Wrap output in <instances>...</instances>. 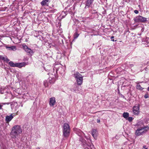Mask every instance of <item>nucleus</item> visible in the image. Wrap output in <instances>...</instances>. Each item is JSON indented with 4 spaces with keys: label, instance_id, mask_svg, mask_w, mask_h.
Listing matches in <instances>:
<instances>
[{
    "label": "nucleus",
    "instance_id": "b1692460",
    "mask_svg": "<svg viewBox=\"0 0 149 149\" xmlns=\"http://www.w3.org/2000/svg\"><path fill=\"white\" fill-rule=\"evenodd\" d=\"M44 85L45 87H47L48 86V84L47 83V81H45L44 82Z\"/></svg>",
    "mask_w": 149,
    "mask_h": 149
},
{
    "label": "nucleus",
    "instance_id": "a878e982",
    "mask_svg": "<svg viewBox=\"0 0 149 149\" xmlns=\"http://www.w3.org/2000/svg\"><path fill=\"white\" fill-rule=\"evenodd\" d=\"M5 57H3L2 56H0V58L1 59L4 60V61L5 59Z\"/></svg>",
    "mask_w": 149,
    "mask_h": 149
},
{
    "label": "nucleus",
    "instance_id": "412c9836",
    "mask_svg": "<svg viewBox=\"0 0 149 149\" xmlns=\"http://www.w3.org/2000/svg\"><path fill=\"white\" fill-rule=\"evenodd\" d=\"M79 34L77 32H75L74 35V39H76L79 36Z\"/></svg>",
    "mask_w": 149,
    "mask_h": 149
},
{
    "label": "nucleus",
    "instance_id": "2f4dec72",
    "mask_svg": "<svg viewBox=\"0 0 149 149\" xmlns=\"http://www.w3.org/2000/svg\"><path fill=\"white\" fill-rule=\"evenodd\" d=\"M2 106H3V105L0 104V109H2Z\"/></svg>",
    "mask_w": 149,
    "mask_h": 149
},
{
    "label": "nucleus",
    "instance_id": "4468645a",
    "mask_svg": "<svg viewBox=\"0 0 149 149\" xmlns=\"http://www.w3.org/2000/svg\"><path fill=\"white\" fill-rule=\"evenodd\" d=\"M83 77H81L76 80V81L77 82V84L78 85L80 86L82 84L83 82Z\"/></svg>",
    "mask_w": 149,
    "mask_h": 149
},
{
    "label": "nucleus",
    "instance_id": "6ab92c4d",
    "mask_svg": "<svg viewBox=\"0 0 149 149\" xmlns=\"http://www.w3.org/2000/svg\"><path fill=\"white\" fill-rule=\"evenodd\" d=\"M129 113L127 112H125L123 114V116L126 119L129 117Z\"/></svg>",
    "mask_w": 149,
    "mask_h": 149
},
{
    "label": "nucleus",
    "instance_id": "dca6fc26",
    "mask_svg": "<svg viewBox=\"0 0 149 149\" xmlns=\"http://www.w3.org/2000/svg\"><path fill=\"white\" fill-rule=\"evenodd\" d=\"M94 0H87L86 2V6L88 7L91 6Z\"/></svg>",
    "mask_w": 149,
    "mask_h": 149
},
{
    "label": "nucleus",
    "instance_id": "ddd939ff",
    "mask_svg": "<svg viewBox=\"0 0 149 149\" xmlns=\"http://www.w3.org/2000/svg\"><path fill=\"white\" fill-rule=\"evenodd\" d=\"M55 79H54V75H52V77H49V82L50 84H53L55 82Z\"/></svg>",
    "mask_w": 149,
    "mask_h": 149
},
{
    "label": "nucleus",
    "instance_id": "bb28decb",
    "mask_svg": "<svg viewBox=\"0 0 149 149\" xmlns=\"http://www.w3.org/2000/svg\"><path fill=\"white\" fill-rule=\"evenodd\" d=\"M134 63H130L129 65L131 67H132L134 66Z\"/></svg>",
    "mask_w": 149,
    "mask_h": 149
},
{
    "label": "nucleus",
    "instance_id": "aec40b11",
    "mask_svg": "<svg viewBox=\"0 0 149 149\" xmlns=\"http://www.w3.org/2000/svg\"><path fill=\"white\" fill-rule=\"evenodd\" d=\"M136 88L138 90H142L143 88H142L139 84H137L136 86Z\"/></svg>",
    "mask_w": 149,
    "mask_h": 149
},
{
    "label": "nucleus",
    "instance_id": "39448f33",
    "mask_svg": "<svg viewBox=\"0 0 149 149\" xmlns=\"http://www.w3.org/2000/svg\"><path fill=\"white\" fill-rule=\"evenodd\" d=\"M9 64L11 67H16L19 68H21L22 67L24 66L25 65V63H14L13 62L11 61L9 62Z\"/></svg>",
    "mask_w": 149,
    "mask_h": 149
},
{
    "label": "nucleus",
    "instance_id": "c756f323",
    "mask_svg": "<svg viewBox=\"0 0 149 149\" xmlns=\"http://www.w3.org/2000/svg\"><path fill=\"white\" fill-rule=\"evenodd\" d=\"M3 105H5L6 104H9V103H2Z\"/></svg>",
    "mask_w": 149,
    "mask_h": 149
},
{
    "label": "nucleus",
    "instance_id": "5701e85b",
    "mask_svg": "<svg viewBox=\"0 0 149 149\" xmlns=\"http://www.w3.org/2000/svg\"><path fill=\"white\" fill-rule=\"evenodd\" d=\"M126 119L128 120L129 122H131L133 120V118L132 117H128Z\"/></svg>",
    "mask_w": 149,
    "mask_h": 149
},
{
    "label": "nucleus",
    "instance_id": "1a4fd4ad",
    "mask_svg": "<svg viewBox=\"0 0 149 149\" xmlns=\"http://www.w3.org/2000/svg\"><path fill=\"white\" fill-rule=\"evenodd\" d=\"M23 49L29 55H32L33 54V51L29 48L27 46L25 45L23 47Z\"/></svg>",
    "mask_w": 149,
    "mask_h": 149
},
{
    "label": "nucleus",
    "instance_id": "6e6552de",
    "mask_svg": "<svg viewBox=\"0 0 149 149\" xmlns=\"http://www.w3.org/2000/svg\"><path fill=\"white\" fill-rule=\"evenodd\" d=\"M77 84H75L73 85V90L77 93H79L80 92L81 89V86H78Z\"/></svg>",
    "mask_w": 149,
    "mask_h": 149
},
{
    "label": "nucleus",
    "instance_id": "7ed1b4c3",
    "mask_svg": "<svg viewBox=\"0 0 149 149\" xmlns=\"http://www.w3.org/2000/svg\"><path fill=\"white\" fill-rule=\"evenodd\" d=\"M148 128L147 127H138V129L136 131L135 134L137 136L142 135L148 131Z\"/></svg>",
    "mask_w": 149,
    "mask_h": 149
},
{
    "label": "nucleus",
    "instance_id": "c85d7f7f",
    "mask_svg": "<svg viewBox=\"0 0 149 149\" xmlns=\"http://www.w3.org/2000/svg\"><path fill=\"white\" fill-rule=\"evenodd\" d=\"M134 12L135 13V14H138L139 13V12L137 10H134Z\"/></svg>",
    "mask_w": 149,
    "mask_h": 149
},
{
    "label": "nucleus",
    "instance_id": "cd10ccee",
    "mask_svg": "<svg viewBox=\"0 0 149 149\" xmlns=\"http://www.w3.org/2000/svg\"><path fill=\"white\" fill-rule=\"evenodd\" d=\"M148 96L147 94H145L144 95V97L145 98H147L148 97Z\"/></svg>",
    "mask_w": 149,
    "mask_h": 149
},
{
    "label": "nucleus",
    "instance_id": "7c9ffc66",
    "mask_svg": "<svg viewBox=\"0 0 149 149\" xmlns=\"http://www.w3.org/2000/svg\"><path fill=\"white\" fill-rule=\"evenodd\" d=\"M143 148H145V149H147L148 148H146V145H144L143 146Z\"/></svg>",
    "mask_w": 149,
    "mask_h": 149
},
{
    "label": "nucleus",
    "instance_id": "f257e3e1",
    "mask_svg": "<svg viewBox=\"0 0 149 149\" xmlns=\"http://www.w3.org/2000/svg\"><path fill=\"white\" fill-rule=\"evenodd\" d=\"M22 132V130L19 125H15L14 126L12 129L11 133L12 138L14 139L17 138Z\"/></svg>",
    "mask_w": 149,
    "mask_h": 149
},
{
    "label": "nucleus",
    "instance_id": "393cba45",
    "mask_svg": "<svg viewBox=\"0 0 149 149\" xmlns=\"http://www.w3.org/2000/svg\"><path fill=\"white\" fill-rule=\"evenodd\" d=\"M9 61V59L7 57H5L4 61H6L7 62Z\"/></svg>",
    "mask_w": 149,
    "mask_h": 149
},
{
    "label": "nucleus",
    "instance_id": "f704fd0d",
    "mask_svg": "<svg viewBox=\"0 0 149 149\" xmlns=\"http://www.w3.org/2000/svg\"><path fill=\"white\" fill-rule=\"evenodd\" d=\"M36 149H40V148L38 147H37Z\"/></svg>",
    "mask_w": 149,
    "mask_h": 149
},
{
    "label": "nucleus",
    "instance_id": "f3484780",
    "mask_svg": "<svg viewBox=\"0 0 149 149\" xmlns=\"http://www.w3.org/2000/svg\"><path fill=\"white\" fill-rule=\"evenodd\" d=\"M7 49L9 50L15 51L16 50V48L15 46H12L10 47H8L7 46H5Z\"/></svg>",
    "mask_w": 149,
    "mask_h": 149
},
{
    "label": "nucleus",
    "instance_id": "423d86ee",
    "mask_svg": "<svg viewBox=\"0 0 149 149\" xmlns=\"http://www.w3.org/2000/svg\"><path fill=\"white\" fill-rule=\"evenodd\" d=\"M134 19L135 22H145L147 20L146 18L140 15L134 18Z\"/></svg>",
    "mask_w": 149,
    "mask_h": 149
},
{
    "label": "nucleus",
    "instance_id": "9d476101",
    "mask_svg": "<svg viewBox=\"0 0 149 149\" xmlns=\"http://www.w3.org/2000/svg\"><path fill=\"white\" fill-rule=\"evenodd\" d=\"M56 103V100L54 97H52L50 98L49 104L50 106H53Z\"/></svg>",
    "mask_w": 149,
    "mask_h": 149
},
{
    "label": "nucleus",
    "instance_id": "c9c22d12",
    "mask_svg": "<svg viewBox=\"0 0 149 149\" xmlns=\"http://www.w3.org/2000/svg\"><path fill=\"white\" fill-rule=\"evenodd\" d=\"M137 126L138 127H139V123H138L137 124Z\"/></svg>",
    "mask_w": 149,
    "mask_h": 149
},
{
    "label": "nucleus",
    "instance_id": "a211bd4d",
    "mask_svg": "<svg viewBox=\"0 0 149 149\" xmlns=\"http://www.w3.org/2000/svg\"><path fill=\"white\" fill-rule=\"evenodd\" d=\"M49 0H43L41 3L42 6L45 5Z\"/></svg>",
    "mask_w": 149,
    "mask_h": 149
},
{
    "label": "nucleus",
    "instance_id": "f8f14e48",
    "mask_svg": "<svg viewBox=\"0 0 149 149\" xmlns=\"http://www.w3.org/2000/svg\"><path fill=\"white\" fill-rule=\"evenodd\" d=\"M73 77L76 79V80L77 79H79L83 76L78 72H76L73 75Z\"/></svg>",
    "mask_w": 149,
    "mask_h": 149
},
{
    "label": "nucleus",
    "instance_id": "f03ea898",
    "mask_svg": "<svg viewBox=\"0 0 149 149\" xmlns=\"http://www.w3.org/2000/svg\"><path fill=\"white\" fill-rule=\"evenodd\" d=\"M63 136L65 138L68 137L70 135V128L68 124L65 123L63 125Z\"/></svg>",
    "mask_w": 149,
    "mask_h": 149
},
{
    "label": "nucleus",
    "instance_id": "473e14b6",
    "mask_svg": "<svg viewBox=\"0 0 149 149\" xmlns=\"http://www.w3.org/2000/svg\"><path fill=\"white\" fill-rule=\"evenodd\" d=\"M100 120H97V123H99L100 122Z\"/></svg>",
    "mask_w": 149,
    "mask_h": 149
},
{
    "label": "nucleus",
    "instance_id": "4c0bfd02",
    "mask_svg": "<svg viewBox=\"0 0 149 149\" xmlns=\"http://www.w3.org/2000/svg\"><path fill=\"white\" fill-rule=\"evenodd\" d=\"M62 69V68H59V70H60V69Z\"/></svg>",
    "mask_w": 149,
    "mask_h": 149
},
{
    "label": "nucleus",
    "instance_id": "2eb2a0df",
    "mask_svg": "<svg viewBox=\"0 0 149 149\" xmlns=\"http://www.w3.org/2000/svg\"><path fill=\"white\" fill-rule=\"evenodd\" d=\"M92 135L95 139L96 138L97 135V133L96 130H92Z\"/></svg>",
    "mask_w": 149,
    "mask_h": 149
},
{
    "label": "nucleus",
    "instance_id": "e433bc0d",
    "mask_svg": "<svg viewBox=\"0 0 149 149\" xmlns=\"http://www.w3.org/2000/svg\"><path fill=\"white\" fill-rule=\"evenodd\" d=\"M114 37L112 36V37H111V38H113Z\"/></svg>",
    "mask_w": 149,
    "mask_h": 149
},
{
    "label": "nucleus",
    "instance_id": "20e7f679",
    "mask_svg": "<svg viewBox=\"0 0 149 149\" xmlns=\"http://www.w3.org/2000/svg\"><path fill=\"white\" fill-rule=\"evenodd\" d=\"M80 141L81 142L84 147H86L88 149H93L92 148L94 147L93 145H91V143L87 142L85 140L82 138L81 139Z\"/></svg>",
    "mask_w": 149,
    "mask_h": 149
},
{
    "label": "nucleus",
    "instance_id": "4be33fe9",
    "mask_svg": "<svg viewBox=\"0 0 149 149\" xmlns=\"http://www.w3.org/2000/svg\"><path fill=\"white\" fill-rule=\"evenodd\" d=\"M77 133L79 136L82 135L83 134V132L80 130L78 131V133Z\"/></svg>",
    "mask_w": 149,
    "mask_h": 149
},
{
    "label": "nucleus",
    "instance_id": "0eeeda50",
    "mask_svg": "<svg viewBox=\"0 0 149 149\" xmlns=\"http://www.w3.org/2000/svg\"><path fill=\"white\" fill-rule=\"evenodd\" d=\"M133 112L135 115H138L139 113V104H136L133 107Z\"/></svg>",
    "mask_w": 149,
    "mask_h": 149
},
{
    "label": "nucleus",
    "instance_id": "72a5a7b5",
    "mask_svg": "<svg viewBox=\"0 0 149 149\" xmlns=\"http://www.w3.org/2000/svg\"><path fill=\"white\" fill-rule=\"evenodd\" d=\"M147 90L148 91H149V87H148V89H147Z\"/></svg>",
    "mask_w": 149,
    "mask_h": 149
},
{
    "label": "nucleus",
    "instance_id": "9b49d317",
    "mask_svg": "<svg viewBox=\"0 0 149 149\" xmlns=\"http://www.w3.org/2000/svg\"><path fill=\"white\" fill-rule=\"evenodd\" d=\"M14 116H13L12 114H10L9 116H6L5 120L7 123H8L13 118Z\"/></svg>",
    "mask_w": 149,
    "mask_h": 149
}]
</instances>
